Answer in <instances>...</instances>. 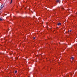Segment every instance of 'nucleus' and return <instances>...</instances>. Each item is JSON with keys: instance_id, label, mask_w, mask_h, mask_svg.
<instances>
[{"instance_id": "dca6fc26", "label": "nucleus", "mask_w": 77, "mask_h": 77, "mask_svg": "<svg viewBox=\"0 0 77 77\" xmlns=\"http://www.w3.org/2000/svg\"><path fill=\"white\" fill-rule=\"evenodd\" d=\"M43 23H44V22H42V24H43Z\"/></svg>"}, {"instance_id": "9d476101", "label": "nucleus", "mask_w": 77, "mask_h": 77, "mask_svg": "<svg viewBox=\"0 0 77 77\" xmlns=\"http://www.w3.org/2000/svg\"><path fill=\"white\" fill-rule=\"evenodd\" d=\"M33 39H35V37H33Z\"/></svg>"}, {"instance_id": "f03ea898", "label": "nucleus", "mask_w": 77, "mask_h": 77, "mask_svg": "<svg viewBox=\"0 0 77 77\" xmlns=\"http://www.w3.org/2000/svg\"><path fill=\"white\" fill-rule=\"evenodd\" d=\"M56 3H57L58 2L59 3H60V1L59 0H57L56 1Z\"/></svg>"}, {"instance_id": "412c9836", "label": "nucleus", "mask_w": 77, "mask_h": 77, "mask_svg": "<svg viewBox=\"0 0 77 77\" xmlns=\"http://www.w3.org/2000/svg\"><path fill=\"white\" fill-rule=\"evenodd\" d=\"M65 50V49H64V50Z\"/></svg>"}, {"instance_id": "6ab92c4d", "label": "nucleus", "mask_w": 77, "mask_h": 77, "mask_svg": "<svg viewBox=\"0 0 77 77\" xmlns=\"http://www.w3.org/2000/svg\"><path fill=\"white\" fill-rule=\"evenodd\" d=\"M59 44H60V42H59Z\"/></svg>"}, {"instance_id": "6e6552de", "label": "nucleus", "mask_w": 77, "mask_h": 77, "mask_svg": "<svg viewBox=\"0 0 77 77\" xmlns=\"http://www.w3.org/2000/svg\"><path fill=\"white\" fill-rule=\"evenodd\" d=\"M12 3V0H11V2H10V4H11V3Z\"/></svg>"}, {"instance_id": "aec40b11", "label": "nucleus", "mask_w": 77, "mask_h": 77, "mask_svg": "<svg viewBox=\"0 0 77 77\" xmlns=\"http://www.w3.org/2000/svg\"><path fill=\"white\" fill-rule=\"evenodd\" d=\"M65 49H66V48H65Z\"/></svg>"}, {"instance_id": "f8f14e48", "label": "nucleus", "mask_w": 77, "mask_h": 77, "mask_svg": "<svg viewBox=\"0 0 77 77\" xmlns=\"http://www.w3.org/2000/svg\"><path fill=\"white\" fill-rule=\"evenodd\" d=\"M0 20H3V19H2L1 18H0Z\"/></svg>"}, {"instance_id": "ddd939ff", "label": "nucleus", "mask_w": 77, "mask_h": 77, "mask_svg": "<svg viewBox=\"0 0 77 77\" xmlns=\"http://www.w3.org/2000/svg\"><path fill=\"white\" fill-rule=\"evenodd\" d=\"M68 33H69V30H68Z\"/></svg>"}, {"instance_id": "39448f33", "label": "nucleus", "mask_w": 77, "mask_h": 77, "mask_svg": "<svg viewBox=\"0 0 77 77\" xmlns=\"http://www.w3.org/2000/svg\"><path fill=\"white\" fill-rule=\"evenodd\" d=\"M70 59H72V60H74V57H71Z\"/></svg>"}, {"instance_id": "7ed1b4c3", "label": "nucleus", "mask_w": 77, "mask_h": 77, "mask_svg": "<svg viewBox=\"0 0 77 77\" xmlns=\"http://www.w3.org/2000/svg\"><path fill=\"white\" fill-rule=\"evenodd\" d=\"M57 25L58 26H60V25H61V23H60L59 22L58 23H57Z\"/></svg>"}, {"instance_id": "1a4fd4ad", "label": "nucleus", "mask_w": 77, "mask_h": 77, "mask_svg": "<svg viewBox=\"0 0 77 77\" xmlns=\"http://www.w3.org/2000/svg\"><path fill=\"white\" fill-rule=\"evenodd\" d=\"M2 9V8L1 7H0V11L1 10V9Z\"/></svg>"}, {"instance_id": "4468645a", "label": "nucleus", "mask_w": 77, "mask_h": 77, "mask_svg": "<svg viewBox=\"0 0 77 77\" xmlns=\"http://www.w3.org/2000/svg\"><path fill=\"white\" fill-rule=\"evenodd\" d=\"M2 54V53H0V54Z\"/></svg>"}, {"instance_id": "2eb2a0df", "label": "nucleus", "mask_w": 77, "mask_h": 77, "mask_svg": "<svg viewBox=\"0 0 77 77\" xmlns=\"http://www.w3.org/2000/svg\"><path fill=\"white\" fill-rule=\"evenodd\" d=\"M0 21H3V20H0Z\"/></svg>"}, {"instance_id": "423d86ee", "label": "nucleus", "mask_w": 77, "mask_h": 77, "mask_svg": "<svg viewBox=\"0 0 77 77\" xmlns=\"http://www.w3.org/2000/svg\"><path fill=\"white\" fill-rule=\"evenodd\" d=\"M61 9L62 11H63V10H64V8H63V7L61 8Z\"/></svg>"}, {"instance_id": "a211bd4d", "label": "nucleus", "mask_w": 77, "mask_h": 77, "mask_svg": "<svg viewBox=\"0 0 77 77\" xmlns=\"http://www.w3.org/2000/svg\"><path fill=\"white\" fill-rule=\"evenodd\" d=\"M67 75L68 76V74H67Z\"/></svg>"}, {"instance_id": "0eeeda50", "label": "nucleus", "mask_w": 77, "mask_h": 77, "mask_svg": "<svg viewBox=\"0 0 77 77\" xmlns=\"http://www.w3.org/2000/svg\"><path fill=\"white\" fill-rule=\"evenodd\" d=\"M14 72L15 74H16L17 72V71L15 70Z\"/></svg>"}, {"instance_id": "9b49d317", "label": "nucleus", "mask_w": 77, "mask_h": 77, "mask_svg": "<svg viewBox=\"0 0 77 77\" xmlns=\"http://www.w3.org/2000/svg\"><path fill=\"white\" fill-rule=\"evenodd\" d=\"M39 20H41V17H39Z\"/></svg>"}, {"instance_id": "4be33fe9", "label": "nucleus", "mask_w": 77, "mask_h": 77, "mask_svg": "<svg viewBox=\"0 0 77 77\" xmlns=\"http://www.w3.org/2000/svg\"><path fill=\"white\" fill-rule=\"evenodd\" d=\"M65 50V49H64V50Z\"/></svg>"}, {"instance_id": "20e7f679", "label": "nucleus", "mask_w": 77, "mask_h": 77, "mask_svg": "<svg viewBox=\"0 0 77 77\" xmlns=\"http://www.w3.org/2000/svg\"><path fill=\"white\" fill-rule=\"evenodd\" d=\"M4 6V5H1V8H3V7Z\"/></svg>"}, {"instance_id": "f3484780", "label": "nucleus", "mask_w": 77, "mask_h": 77, "mask_svg": "<svg viewBox=\"0 0 77 77\" xmlns=\"http://www.w3.org/2000/svg\"><path fill=\"white\" fill-rule=\"evenodd\" d=\"M72 31V30H70V32H71Z\"/></svg>"}, {"instance_id": "f257e3e1", "label": "nucleus", "mask_w": 77, "mask_h": 77, "mask_svg": "<svg viewBox=\"0 0 77 77\" xmlns=\"http://www.w3.org/2000/svg\"><path fill=\"white\" fill-rule=\"evenodd\" d=\"M14 19H21L22 18V19H23V18H22L20 17H19L17 18V17H16L15 16H14Z\"/></svg>"}]
</instances>
